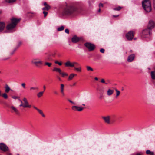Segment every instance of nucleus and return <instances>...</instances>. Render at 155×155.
<instances>
[{"mask_svg":"<svg viewBox=\"0 0 155 155\" xmlns=\"http://www.w3.org/2000/svg\"><path fill=\"white\" fill-rule=\"evenodd\" d=\"M11 23L8 24L6 27L7 31L5 32H12L15 31V28L16 25L20 21V19L12 18L11 19Z\"/></svg>","mask_w":155,"mask_h":155,"instance_id":"obj_1","label":"nucleus"},{"mask_svg":"<svg viewBox=\"0 0 155 155\" xmlns=\"http://www.w3.org/2000/svg\"><path fill=\"white\" fill-rule=\"evenodd\" d=\"M142 5L143 9L146 12H149L151 11V4L150 0H144L143 1Z\"/></svg>","mask_w":155,"mask_h":155,"instance_id":"obj_2","label":"nucleus"},{"mask_svg":"<svg viewBox=\"0 0 155 155\" xmlns=\"http://www.w3.org/2000/svg\"><path fill=\"white\" fill-rule=\"evenodd\" d=\"M77 8L73 5H68L64 10L65 13L66 15H70L77 10Z\"/></svg>","mask_w":155,"mask_h":155,"instance_id":"obj_3","label":"nucleus"},{"mask_svg":"<svg viewBox=\"0 0 155 155\" xmlns=\"http://www.w3.org/2000/svg\"><path fill=\"white\" fill-rule=\"evenodd\" d=\"M43 5L45 7L42 8V9L43 11V13L44 14V16L45 17L48 13L46 11H47L50 9L51 7L46 2H44Z\"/></svg>","mask_w":155,"mask_h":155,"instance_id":"obj_4","label":"nucleus"},{"mask_svg":"<svg viewBox=\"0 0 155 155\" xmlns=\"http://www.w3.org/2000/svg\"><path fill=\"white\" fill-rule=\"evenodd\" d=\"M31 63L34 64L36 67H38L39 65H41L43 64L42 61L38 58H34L31 61Z\"/></svg>","mask_w":155,"mask_h":155,"instance_id":"obj_5","label":"nucleus"},{"mask_svg":"<svg viewBox=\"0 0 155 155\" xmlns=\"http://www.w3.org/2000/svg\"><path fill=\"white\" fill-rule=\"evenodd\" d=\"M65 65L66 67H73L75 65H79V63L74 61L71 62L70 61H68L65 63Z\"/></svg>","mask_w":155,"mask_h":155,"instance_id":"obj_6","label":"nucleus"},{"mask_svg":"<svg viewBox=\"0 0 155 155\" xmlns=\"http://www.w3.org/2000/svg\"><path fill=\"white\" fill-rule=\"evenodd\" d=\"M134 32L132 31H130L127 33L126 35V37L128 40H132L134 36Z\"/></svg>","mask_w":155,"mask_h":155,"instance_id":"obj_7","label":"nucleus"},{"mask_svg":"<svg viewBox=\"0 0 155 155\" xmlns=\"http://www.w3.org/2000/svg\"><path fill=\"white\" fill-rule=\"evenodd\" d=\"M84 45L89 51L93 50L95 47L94 44L89 43H86L84 44Z\"/></svg>","mask_w":155,"mask_h":155,"instance_id":"obj_8","label":"nucleus"},{"mask_svg":"<svg viewBox=\"0 0 155 155\" xmlns=\"http://www.w3.org/2000/svg\"><path fill=\"white\" fill-rule=\"evenodd\" d=\"M19 101H20L21 103L19 105L20 107H23L24 108H31V105L29 104V103L28 101L25 102L24 103V104L23 105V102L20 99H19Z\"/></svg>","mask_w":155,"mask_h":155,"instance_id":"obj_9","label":"nucleus"},{"mask_svg":"<svg viewBox=\"0 0 155 155\" xmlns=\"http://www.w3.org/2000/svg\"><path fill=\"white\" fill-rule=\"evenodd\" d=\"M84 108V107L77 106H73L71 107V109L73 110L78 111H81Z\"/></svg>","mask_w":155,"mask_h":155,"instance_id":"obj_10","label":"nucleus"},{"mask_svg":"<svg viewBox=\"0 0 155 155\" xmlns=\"http://www.w3.org/2000/svg\"><path fill=\"white\" fill-rule=\"evenodd\" d=\"M150 30L147 28L143 30L142 36L143 38L146 37V35H147L150 34Z\"/></svg>","mask_w":155,"mask_h":155,"instance_id":"obj_11","label":"nucleus"},{"mask_svg":"<svg viewBox=\"0 0 155 155\" xmlns=\"http://www.w3.org/2000/svg\"><path fill=\"white\" fill-rule=\"evenodd\" d=\"M0 149L4 152L8 150V147L3 143L0 144Z\"/></svg>","mask_w":155,"mask_h":155,"instance_id":"obj_12","label":"nucleus"},{"mask_svg":"<svg viewBox=\"0 0 155 155\" xmlns=\"http://www.w3.org/2000/svg\"><path fill=\"white\" fill-rule=\"evenodd\" d=\"M154 21L152 20H150L149 22L147 28L150 30L151 29L154 27Z\"/></svg>","mask_w":155,"mask_h":155,"instance_id":"obj_13","label":"nucleus"},{"mask_svg":"<svg viewBox=\"0 0 155 155\" xmlns=\"http://www.w3.org/2000/svg\"><path fill=\"white\" fill-rule=\"evenodd\" d=\"M135 57L134 54H131L129 55L127 58V61L129 62H130L133 61Z\"/></svg>","mask_w":155,"mask_h":155,"instance_id":"obj_14","label":"nucleus"},{"mask_svg":"<svg viewBox=\"0 0 155 155\" xmlns=\"http://www.w3.org/2000/svg\"><path fill=\"white\" fill-rule=\"evenodd\" d=\"M73 67L74 70L76 71L79 72L81 71V68L79 63V65H75Z\"/></svg>","mask_w":155,"mask_h":155,"instance_id":"obj_15","label":"nucleus"},{"mask_svg":"<svg viewBox=\"0 0 155 155\" xmlns=\"http://www.w3.org/2000/svg\"><path fill=\"white\" fill-rule=\"evenodd\" d=\"M102 118L104 120V122L108 124L110 123V117L109 116H104L102 117Z\"/></svg>","mask_w":155,"mask_h":155,"instance_id":"obj_16","label":"nucleus"},{"mask_svg":"<svg viewBox=\"0 0 155 155\" xmlns=\"http://www.w3.org/2000/svg\"><path fill=\"white\" fill-rule=\"evenodd\" d=\"M79 40V38L76 36H74L72 38V41L74 43H76Z\"/></svg>","mask_w":155,"mask_h":155,"instance_id":"obj_17","label":"nucleus"},{"mask_svg":"<svg viewBox=\"0 0 155 155\" xmlns=\"http://www.w3.org/2000/svg\"><path fill=\"white\" fill-rule=\"evenodd\" d=\"M5 26V23L4 22H0V32H2L4 29Z\"/></svg>","mask_w":155,"mask_h":155,"instance_id":"obj_18","label":"nucleus"},{"mask_svg":"<svg viewBox=\"0 0 155 155\" xmlns=\"http://www.w3.org/2000/svg\"><path fill=\"white\" fill-rule=\"evenodd\" d=\"M64 85L63 84H61L60 91L61 93L63 96H65V94L64 92Z\"/></svg>","mask_w":155,"mask_h":155,"instance_id":"obj_19","label":"nucleus"},{"mask_svg":"<svg viewBox=\"0 0 155 155\" xmlns=\"http://www.w3.org/2000/svg\"><path fill=\"white\" fill-rule=\"evenodd\" d=\"M11 108L16 114H19V111L14 106H11Z\"/></svg>","mask_w":155,"mask_h":155,"instance_id":"obj_20","label":"nucleus"},{"mask_svg":"<svg viewBox=\"0 0 155 155\" xmlns=\"http://www.w3.org/2000/svg\"><path fill=\"white\" fill-rule=\"evenodd\" d=\"M113 92L114 91L113 90L109 89L107 91V95L109 96H110L113 94Z\"/></svg>","mask_w":155,"mask_h":155,"instance_id":"obj_21","label":"nucleus"},{"mask_svg":"<svg viewBox=\"0 0 155 155\" xmlns=\"http://www.w3.org/2000/svg\"><path fill=\"white\" fill-rule=\"evenodd\" d=\"M76 75H77L76 74H74L73 73L69 75V77L68 78V80L69 81L71 80L74 78V76H76Z\"/></svg>","mask_w":155,"mask_h":155,"instance_id":"obj_22","label":"nucleus"},{"mask_svg":"<svg viewBox=\"0 0 155 155\" xmlns=\"http://www.w3.org/2000/svg\"><path fill=\"white\" fill-rule=\"evenodd\" d=\"M5 91L6 93L9 92L10 90H11L9 86L7 84L5 85Z\"/></svg>","mask_w":155,"mask_h":155,"instance_id":"obj_23","label":"nucleus"},{"mask_svg":"<svg viewBox=\"0 0 155 155\" xmlns=\"http://www.w3.org/2000/svg\"><path fill=\"white\" fill-rule=\"evenodd\" d=\"M38 87H31L30 88V90L31 91H32V90L38 91Z\"/></svg>","mask_w":155,"mask_h":155,"instance_id":"obj_24","label":"nucleus"},{"mask_svg":"<svg viewBox=\"0 0 155 155\" xmlns=\"http://www.w3.org/2000/svg\"><path fill=\"white\" fill-rule=\"evenodd\" d=\"M151 76L152 79L155 80V73L154 71L151 72Z\"/></svg>","mask_w":155,"mask_h":155,"instance_id":"obj_25","label":"nucleus"},{"mask_svg":"<svg viewBox=\"0 0 155 155\" xmlns=\"http://www.w3.org/2000/svg\"><path fill=\"white\" fill-rule=\"evenodd\" d=\"M59 74L61 75L63 77H64L65 76H68V74L65 72H62L61 71Z\"/></svg>","mask_w":155,"mask_h":155,"instance_id":"obj_26","label":"nucleus"},{"mask_svg":"<svg viewBox=\"0 0 155 155\" xmlns=\"http://www.w3.org/2000/svg\"><path fill=\"white\" fill-rule=\"evenodd\" d=\"M43 93L44 91H41L39 92L37 94V96L38 97H40L43 95Z\"/></svg>","mask_w":155,"mask_h":155,"instance_id":"obj_27","label":"nucleus"},{"mask_svg":"<svg viewBox=\"0 0 155 155\" xmlns=\"http://www.w3.org/2000/svg\"><path fill=\"white\" fill-rule=\"evenodd\" d=\"M37 111L40 113V114L42 115V116L43 117H45V115L43 114L42 111L41 110L39 109H38V110Z\"/></svg>","mask_w":155,"mask_h":155,"instance_id":"obj_28","label":"nucleus"},{"mask_svg":"<svg viewBox=\"0 0 155 155\" xmlns=\"http://www.w3.org/2000/svg\"><path fill=\"white\" fill-rule=\"evenodd\" d=\"M53 71H56L58 72L59 73L60 72L61 70L59 68H54L53 69Z\"/></svg>","mask_w":155,"mask_h":155,"instance_id":"obj_29","label":"nucleus"},{"mask_svg":"<svg viewBox=\"0 0 155 155\" xmlns=\"http://www.w3.org/2000/svg\"><path fill=\"white\" fill-rule=\"evenodd\" d=\"M115 91H116V97H117L118 96L120 95V92L119 90H117L116 89H115Z\"/></svg>","mask_w":155,"mask_h":155,"instance_id":"obj_30","label":"nucleus"},{"mask_svg":"<svg viewBox=\"0 0 155 155\" xmlns=\"http://www.w3.org/2000/svg\"><path fill=\"white\" fill-rule=\"evenodd\" d=\"M122 8V7L119 6L117 8H113V10H114L115 11H119L120 10L121 8Z\"/></svg>","mask_w":155,"mask_h":155,"instance_id":"obj_31","label":"nucleus"},{"mask_svg":"<svg viewBox=\"0 0 155 155\" xmlns=\"http://www.w3.org/2000/svg\"><path fill=\"white\" fill-rule=\"evenodd\" d=\"M64 29V27L63 26H61V27H59L57 29V30L58 31H61L63 30Z\"/></svg>","mask_w":155,"mask_h":155,"instance_id":"obj_32","label":"nucleus"},{"mask_svg":"<svg viewBox=\"0 0 155 155\" xmlns=\"http://www.w3.org/2000/svg\"><path fill=\"white\" fill-rule=\"evenodd\" d=\"M86 68L87 70L88 71H93V70L92 69V68L90 66H87Z\"/></svg>","mask_w":155,"mask_h":155,"instance_id":"obj_33","label":"nucleus"},{"mask_svg":"<svg viewBox=\"0 0 155 155\" xmlns=\"http://www.w3.org/2000/svg\"><path fill=\"white\" fill-rule=\"evenodd\" d=\"M16 0H6V2L8 3H12L15 2Z\"/></svg>","mask_w":155,"mask_h":155,"instance_id":"obj_34","label":"nucleus"},{"mask_svg":"<svg viewBox=\"0 0 155 155\" xmlns=\"http://www.w3.org/2000/svg\"><path fill=\"white\" fill-rule=\"evenodd\" d=\"M2 96L5 99H6L8 98V96L7 94L6 93H4L2 94Z\"/></svg>","mask_w":155,"mask_h":155,"instance_id":"obj_35","label":"nucleus"},{"mask_svg":"<svg viewBox=\"0 0 155 155\" xmlns=\"http://www.w3.org/2000/svg\"><path fill=\"white\" fill-rule=\"evenodd\" d=\"M45 65H46L50 67L51 65L52 64L51 63L46 62L45 63Z\"/></svg>","mask_w":155,"mask_h":155,"instance_id":"obj_36","label":"nucleus"},{"mask_svg":"<svg viewBox=\"0 0 155 155\" xmlns=\"http://www.w3.org/2000/svg\"><path fill=\"white\" fill-rule=\"evenodd\" d=\"M25 83H22L21 84V86L24 88V89H25L26 88L25 87Z\"/></svg>","mask_w":155,"mask_h":155,"instance_id":"obj_37","label":"nucleus"},{"mask_svg":"<svg viewBox=\"0 0 155 155\" xmlns=\"http://www.w3.org/2000/svg\"><path fill=\"white\" fill-rule=\"evenodd\" d=\"M55 63L57 64H58L59 65H62V63L61 62H58V61H56L55 62Z\"/></svg>","mask_w":155,"mask_h":155,"instance_id":"obj_38","label":"nucleus"},{"mask_svg":"<svg viewBox=\"0 0 155 155\" xmlns=\"http://www.w3.org/2000/svg\"><path fill=\"white\" fill-rule=\"evenodd\" d=\"M101 82L102 83H105V84H107V83H105V80L104 79H102L101 80Z\"/></svg>","mask_w":155,"mask_h":155,"instance_id":"obj_39","label":"nucleus"},{"mask_svg":"<svg viewBox=\"0 0 155 155\" xmlns=\"http://www.w3.org/2000/svg\"><path fill=\"white\" fill-rule=\"evenodd\" d=\"M146 153L147 154H149L151 153V151L149 150H147L146 151Z\"/></svg>","mask_w":155,"mask_h":155,"instance_id":"obj_40","label":"nucleus"},{"mask_svg":"<svg viewBox=\"0 0 155 155\" xmlns=\"http://www.w3.org/2000/svg\"><path fill=\"white\" fill-rule=\"evenodd\" d=\"M68 101L70 102L71 103V104H75V103L73 101H71V100H70V99H68Z\"/></svg>","mask_w":155,"mask_h":155,"instance_id":"obj_41","label":"nucleus"},{"mask_svg":"<svg viewBox=\"0 0 155 155\" xmlns=\"http://www.w3.org/2000/svg\"><path fill=\"white\" fill-rule=\"evenodd\" d=\"M105 50L104 49L101 48L100 50V51L102 53H104V52Z\"/></svg>","mask_w":155,"mask_h":155,"instance_id":"obj_42","label":"nucleus"},{"mask_svg":"<svg viewBox=\"0 0 155 155\" xmlns=\"http://www.w3.org/2000/svg\"><path fill=\"white\" fill-rule=\"evenodd\" d=\"M21 44H22L21 42H19L18 43V45H17V48H18L19 47H20V46L21 45Z\"/></svg>","mask_w":155,"mask_h":155,"instance_id":"obj_43","label":"nucleus"},{"mask_svg":"<svg viewBox=\"0 0 155 155\" xmlns=\"http://www.w3.org/2000/svg\"><path fill=\"white\" fill-rule=\"evenodd\" d=\"M12 98L14 99H16L18 98V97L16 96H12Z\"/></svg>","mask_w":155,"mask_h":155,"instance_id":"obj_44","label":"nucleus"},{"mask_svg":"<svg viewBox=\"0 0 155 155\" xmlns=\"http://www.w3.org/2000/svg\"><path fill=\"white\" fill-rule=\"evenodd\" d=\"M23 101L24 102V103L25 102H27L28 101L27 99H26V98L25 97H24L23 99Z\"/></svg>","mask_w":155,"mask_h":155,"instance_id":"obj_45","label":"nucleus"},{"mask_svg":"<svg viewBox=\"0 0 155 155\" xmlns=\"http://www.w3.org/2000/svg\"><path fill=\"white\" fill-rule=\"evenodd\" d=\"M65 31L66 33L67 34H69V30L68 29H65Z\"/></svg>","mask_w":155,"mask_h":155,"instance_id":"obj_46","label":"nucleus"},{"mask_svg":"<svg viewBox=\"0 0 155 155\" xmlns=\"http://www.w3.org/2000/svg\"><path fill=\"white\" fill-rule=\"evenodd\" d=\"M99 6L100 7H103V5L101 3H100L99 4Z\"/></svg>","mask_w":155,"mask_h":155,"instance_id":"obj_47","label":"nucleus"},{"mask_svg":"<svg viewBox=\"0 0 155 155\" xmlns=\"http://www.w3.org/2000/svg\"><path fill=\"white\" fill-rule=\"evenodd\" d=\"M150 154L151 155H154V153L153 152H151V153Z\"/></svg>","mask_w":155,"mask_h":155,"instance_id":"obj_48","label":"nucleus"},{"mask_svg":"<svg viewBox=\"0 0 155 155\" xmlns=\"http://www.w3.org/2000/svg\"><path fill=\"white\" fill-rule=\"evenodd\" d=\"M33 107L34 108V109H35L36 110H38V109L36 107H35V106H34Z\"/></svg>","mask_w":155,"mask_h":155,"instance_id":"obj_49","label":"nucleus"},{"mask_svg":"<svg viewBox=\"0 0 155 155\" xmlns=\"http://www.w3.org/2000/svg\"><path fill=\"white\" fill-rule=\"evenodd\" d=\"M113 17H117L119 16V15H113Z\"/></svg>","mask_w":155,"mask_h":155,"instance_id":"obj_50","label":"nucleus"},{"mask_svg":"<svg viewBox=\"0 0 155 155\" xmlns=\"http://www.w3.org/2000/svg\"><path fill=\"white\" fill-rule=\"evenodd\" d=\"M129 52H130V53H132L133 52V51H132V50H130V51H129Z\"/></svg>","mask_w":155,"mask_h":155,"instance_id":"obj_51","label":"nucleus"},{"mask_svg":"<svg viewBox=\"0 0 155 155\" xmlns=\"http://www.w3.org/2000/svg\"><path fill=\"white\" fill-rule=\"evenodd\" d=\"M16 51V49H14V51H13V52H12V53H11V54H14V52Z\"/></svg>","mask_w":155,"mask_h":155,"instance_id":"obj_52","label":"nucleus"},{"mask_svg":"<svg viewBox=\"0 0 155 155\" xmlns=\"http://www.w3.org/2000/svg\"><path fill=\"white\" fill-rule=\"evenodd\" d=\"M43 88L44 89V90H45V88H46L45 86V85L43 86Z\"/></svg>","mask_w":155,"mask_h":155,"instance_id":"obj_53","label":"nucleus"},{"mask_svg":"<svg viewBox=\"0 0 155 155\" xmlns=\"http://www.w3.org/2000/svg\"><path fill=\"white\" fill-rule=\"evenodd\" d=\"M29 13H31L33 15H34L35 14V13L34 12H30Z\"/></svg>","mask_w":155,"mask_h":155,"instance_id":"obj_54","label":"nucleus"},{"mask_svg":"<svg viewBox=\"0 0 155 155\" xmlns=\"http://www.w3.org/2000/svg\"><path fill=\"white\" fill-rule=\"evenodd\" d=\"M95 79L96 80H98V78H95Z\"/></svg>","mask_w":155,"mask_h":155,"instance_id":"obj_55","label":"nucleus"},{"mask_svg":"<svg viewBox=\"0 0 155 155\" xmlns=\"http://www.w3.org/2000/svg\"><path fill=\"white\" fill-rule=\"evenodd\" d=\"M54 93L55 94H58L57 92V91H55L54 92Z\"/></svg>","mask_w":155,"mask_h":155,"instance_id":"obj_56","label":"nucleus"},{"mask_svg":"<svg viewBox=\"0 0 155 155\" xmlns=\"http://www.w3.org/2000/svg\"><path fill=\"white\" fill-rule=\"evenodd\" d=\"M103 97V96L102 95H101L100 96V98H101Z\"/></svg>","mask_w":155,"mask_h":155,"instance_id":"obj_57","label":"nucleus"},{"mask_svg":"<svg viewBox=\"0 0 155 155\" xmlns=\"http://www.w3.org/2000/svg\"><path fill=\"white\" fill-rule=\"evenodd\" d=\"M101 11V9L99 8L98 10V12H100Z\"/></svg>","mask_w":155,"mask_h":155,"instance_id":"obj_58","label":"nucleus"},{"mask_svg":"<svg viewBox=\"0 0 155 155\" xmlns=\"http://www.w3.org/2000/svg\"><path fill=\"white\" fill-rule=\"evenodd\" d=\"M1 91L0 90V96H1Z\"/></svg>","mask_w":155,"mask_h":155,"instance_id":"obj_59","label":"nucleus"},{"mask_svg":"<svg viewBox=\"0 0 155 155\" xmlns=\"http://www.w3.org/2000/svg\"><path fill=\"white\" fill-rule=\"evenodd\" d=\"M76 84V83H74L73 84V86H75Z\"/></svg>","mask_w":155,"mask_h":155,"instance_id":"obj_60","label":"nucleus"},{"mask_svg":"<svg viewBox=\"0 0 155 155\" xmlns=\"http://www.w3.org/2000/svg\"><path fill=\"white\" fill-rule=\"evenodd\" d=\"M58 79H59V80H61V78H59V77H58Z\"/></svg>","mask_w":155,"mask_h":155,"instance_id":"obj_61","label":"nucleus"},{"mask_svg":"<svg viewBox=\"0 0 155 155\" xmlns=\"http://www.w3.org/2000/svg\"><path fill=\"white\" fill-rule=\"evenodd\" d=\"M2 13V11L1 10H0V14H1Z\"/></svg>","mask_w":155,"mask_h":155,"instance_id":"obj_62","label":"nucleus"},{"mask_svg":"<svg viewBox=\"0 0 155 155\" xmlns=\"http://www.w3.org/2000/svg\"><path fill=\"white\" fill-rule=\"evenodd\" d=\"M136 155H141V154H139V153H138V154H136Z\"/></svg>","mask_w":155,"mask_h":155,"instance_id":"obj_63","label":"nucleus"},{"mask_svg":"<svg viewBox=\"0 0 155 155\" xmlns=\"http://www.w3.org/2000/svg\"><path fill=\"white\" fill-rule=\"evenodd\" d=\"M82 105L83 106H85V104H83Z\"/></svg>","mask_w":155,"mask_h":155,"instance_id":"obj_64","label":"nucleus"}]
</instances>
